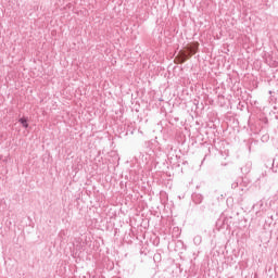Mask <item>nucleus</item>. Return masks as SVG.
<instances>
[{"instance_id": "f257e3e1", "label": "nucleus", "mask_w": 278, "mask_h": 278, "mask_svg": "<svg viewBox=\"0 0 278 278\" xmlns=\"http://www.w3.org/2000/svg\"><path fill=\"white\" fill-rule=\"evenodd\" d=\"M199 51V42L194 41L188 43L184 49L179 51L177 56L175 58V64H184L187 60H190L192 55H194Z\"/></svg>"}, {"instance_id": "f03ea898", "label": "nucleus", "mask_w": 278, "mask_h": 278, "mask_svg": "<svg viewBox=\"0 0 278 278\" xmlns=\"http://www.w3.org/2000/svg\"><path fill=\"white\" fill-rule=\"evenodd\" d=\"M20 123H21V125H22L25 129H27V127H29V123H27V118H25V117L20 118Z\"/></svg>"}]
</instances>
